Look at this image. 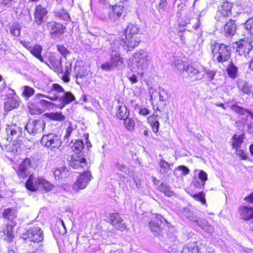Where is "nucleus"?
Instances as JSON below:
<instances>
[{
  "instance_id": "obj_61",
  "label": "nucleus",
  "mask_w": 253,
  "mask_h": 253,
  "mask_svg": "<svg viewBox=\"0 0 253 253\" xmlns=\"http://www.w3.org/2000/svg\"><path fill=\"white\" fill-rule=\"evenodd\" d=\"M176 170L182 171V174L186 175L189 173L190 170L185 166H180L176 168Z\"/></svg>"
},
{
  "instance_id": "obj_20",
  "label": "nucleus",
  "mask_w": 253,
  "mask_h": 253,
  "mask_svg": "<svg viewBox=\"0 0 253 253\" xmlns=\"http://www.w3.org/2000/svg\"><path fill=\"white\" fill-rule=\"evenodd\" d=\"M109 221L112 225L120 230H123L126 228L125 224L117 213H114L110 215Z\"/></svg>"
},
{
  "instance_id": "obj_28",
  "label": "nucleus",
  "mask_w": 253,
  "mask_h": 253,
  "mask_svg": "<svg viewBox=\"0 0 253 253\" xmlns=\"http://www.w3.org/2000/svg\"><path fill=\"white\" fill-rule=\"evenodd\" d=\"M241 217L242 219L249 221L253 223V208L244 207L240 209Z\"/></svg>"
},
{
  "instance_id": "obj_44",
  "label": "nucleus",
  "mask_w": 253,
  "mask_h": 253,
  "mask_svg": "<svg viewBox=\"0 0 253 253\" xmlns=\"http://www.w3.org/2000/svg\"><path fill=\"white\" fill-rule=\"evenodd\" d=\"M47 117L53 121H62L65 119V117L61 112L49 113L46 114Z\"/></svg>"
},
{
  "instance_id": "obj_34",
  "label": "nucleus",
  "mask_w": 253,
  "mask_h": 253,
  "mask_svg": "<svg viewBox=\"0 0 253 253\" xmlns=\"http://www.w3.org/2000/svg\"><path fill=\"white\" fill-rule=\"evenodd\" d=\"M199 249L197 244L195 242L189 243L186 244L181 253H199Z\"/></svg>"
},
{
  "instance_id": "obj_36",
  "label": "nucleus",
  "mask_w": 253,
  "mask_h": 253,
  "mask_svg": "<svg viewBox=\"0 0 253 253\" xmlns=\"http://www.w3.org/2000/svg\"><path fill=\"white\" fill-rule=\"evenodd\" d=\"M118 107L117 116L120 120H124L128 117L129 111L125 105H120Z\"/></svg>"
},
{
  "instance_id": "obj_38",
  "label": "nucleus",
  "mask_w": 253,
  "mask_h": 253,
  "mask_svg": "<svg viewBox=\"0 0 253 253\" xmlns=\"http://www.w3.org/2000/svg\"><path fill=\"white\" fill-rule=\"evenodd\" d=\"M229 77L231 79H235L237 77L238 72V67L235 66L232 61H231L226 69Z\"/></svg>"
},
{
  "instance_id": "obj_19",
  "label": "nucleus",
  "mask_w": 253,
  "mask_h": 253,
  "mask_svg": "<svg viewBox=\"0 0 253 253\" xmlns=\"http://www.w3.org/2000/svg\"><path fill=\"white\" fill-rule=\"evenodd\" d=\"M185 71L187 73L188 76L194 80H201L204 77V74L201 71L188 64H187Z\"/></svg>"
},
{
  "instance_id": "obj_52",
  "label": "nucleus",
  "mask_w": 253,
  "mask_h": 253,
  "mask_svg": "<svg viewBox=\"0 0 253 253\" xmlns=\"http://www.w3.org/2000/svg\"><path fill=\"white\" fill-rule=\"evenodd\" d=\"M37 104L41 107H45V108H49L51 106H53V105L56 106V105L54 103L49 102V101H47L44 99L39 100L38 101Z\"/></svg>"
},
{
  "instance_id": "obj_56",
  "label": "nucleus",
  "mask_w": 253,
  "mask_h": 253,
  "mask_svg": "<svg viewBox=\"0 0 253 253\" xmlns=\"http://www.w3.org/2000/svg\"><path fill=\"white\" fill-rule=\"evenodd\" d=\"M196 200L200 201L203 204L206 203V199L205 198V194L203 192H200L197 194H194L193 196Z\"/></svg>"
},
{
  "instance_id": "obj_39",
  "label": "nucleus",
  "mask_w": 253,
  "mask_h": 253,
  "mask_svg": "<svg viewBox=\"0 0 253 253\" xmlns=\"http://www.w3.org/2000/svg\"><path fill=\"white\" fill-rule=\"evenodd\" d=\"M138 27L136 24H129L125 31V35L129 37V36H136L138 33Z\"/></svg>"
},
{
  "instance_id": "obj_32",
  "label": "nucleus",
  "mask_w": 253,
  "mask_h": 253,
  "mask_svg": "<svg viewBox=\"0 0 253 253\" xmlns=\"http://www.w3.org/2000/svg\"><path fill=\"white\" fill-rule=\"evenodd\" d=\"M237 87L243 93L247 94L253 93L252 92V85L251 84L243 81H239L237 83Z\"/></svg>"
},
{
  "instance_id": "obj_31",
  "label": "nucleus",
  "mask_w": 253,
  "mask_h": 253,
  "mask_svg": "<svg viewBox=\"0 0 253 253\" xmlns=\"http://www.w3.org/2000/svg\"><path fill=\"white\" fill-rule=\"evenodd\" d=\"M134 57L138 59L141 62L146 64V67L148 65V62L151 60V57L148 52L144 50H140L138 52H136L133 55Z\"/></svg>"
},
{
  "instance_id": "obj_57",
  "label": "nucleus",
  "mask_w": 253,
  "mask_h": 253,
  "mask_svg": "<svg viewBox=\"0 0 253 253\" xmlns=\"http://www.w3.org/2000/svg\"><path fill=\"white\" fill-rule=\"evenodd\" d=\"M163 94L166 95L168 97H169V95L168 91L163 88L160 90L159 92V100L160 101L164 102L166 101V98L164 96Z\"/></svg>"
},
{
  "instance_id": "obj_40",
  "label": "nucleus",
  "mask_w": 253,
  "mask_h": 253,
  "mask_svg": "<svg viewBox=\"0 0 253 253\" xmlns=\"http://www.w3.org/2000/svg\"><path fill=\"white\" fill-rule=\"evenodd\" d=\"M3 216L8 220H11L12 224L16 223L13 221V219L16 216V211L14 209L8 208L4 210L3 213Z\"/></svg>"
},
{
  "instance_id": "obj_5",
  "label": "nucleus",
  "mask_w": 253,
  "mask_h": 253,
  "mask_svg": "<svg viewBox=\"0 0 253 253\" xmlns=\"http://www.w3.org/2000/svg\"><path fill=\"white\" fill-rule=\"evenodd\" d=\"M27 189L32 191H36L38 187H42L46 192L50 191L52 185L42 178H35L30 175L26 183Z\"/></svg>"
},
{
  "instance_id": "obj_50",
  "label": "nucleus",
  "mask_w": 253,
  "mask_h": 253,
  "mask_svg": "<svg viewBox=\"0 0 253 253\" xmlns=\"http://www.w3.org/2000/svg\"><path fill=\"white\" fill-rule=\"evenodd\" d=\"M174 66L179 71H185V69L187 65V63L183 62L182 60L176 59L173 62Z\"/></svg>"
},
{
  "instance_id": "obj_21",
  "label": "nucleus",
  "mask_w": 253,
  "mask_h": 253,
  "mask_svg": "<svg viewBox=\"0 0 253 253\" xmlns=\"http://www.w3.org/2000/svg\"><path fill=\"white\" fill-rule=\"evenodd\" d=\"M47 26L52 36L61 35L64 32L65 27L63 25L54 21L48 22Z\"/></svg>"
},
{
  "instance_id": "obj_17",
  "label": "nucleus",
  "mask_w": 253,
  "mask_h": 253,
  "mask_svg": "<svg viewBox=\"0 0 253 253\" xmlns=\"http://www.w3.org/2000/svg\"><path fill=\"white\" fill-rule=\"evenodd\" d=\"M47 11L46 9L41 6L38 5L36 6L34 11V23L38 25H41L44 21V19L46 17Z\"/></svg>"
},
{
  "instance_id": "obj_47",
  "label": "nucleus",
  "mask_w": 253,
  "mask_h": 253,
  "mask_svg": "<svg viewBox=\"0 0 253 253\" xmlns=\"http://www.w3.org/2000/svg\"><path fill=\"white\" fill-rule=\"evenodd\" d=\"M153 119L154 117L153 116H150L149 117H148V123L150 124V125L152 127V130L153 132L155 133H157L159 131L160 124L158 120H153Z\"/></svg>"
},
{
  "instance_id": "obj_64",
  "label": "nucleus",
  "mask_w": 253,
  "mask_h": 253,
  "mask_svg": "<svg viewBox=\"0 0 253 253\" xmlns=\"http://www.w3.org/2000/svg\"><path fill=\"white\" fill-rule=\"evenodd\" d=\"M167 4V2L166 0H160L158 6L159 10H164L165 7H166Z\"/></svg>"
},
{
  "instance_id": "obj_37",
  "label": "nucleus",
  "mask_w": 253,
  "mask_h": 253,
  "mask_svg": "<svg viewBox=\"0 0 253 253\" xmlns=\"http://www.w3.org/2000/svg\"><path fill=\"white\" fill-rule=\"evenodd\" d=\"M231 109L235 113H237L240 115H244L246 113L248 114L251 117V118H253V113L249 110L244 108L238 105L234 104L230 107Z\"/></svg>"
},
{
  "instance_id": "obj_59",
  "label": "nucleus",
  "mask_w": 253,
  "mask_h": 253,
  "mask_svg": "<svg viewBox=\"0 0 253 253\" xmlns=\"http://www.w3.org/2000/svg\"><path fill=\"white\" fill-rule=\"evenodd\" d=\"M113 68L114 67H113L110 61L104 63L101 65V68L102 70L105 71H110L112 70Z\"/></svg>"
},
{
  "instance_id": "obj_49",
  "label": "nucleus",
  "mask_w": 253,
  "mask_h": 253,
  "mask_svg": "<svg viewBox=\"0 0 253 253\" xmlns=\"http://www.w3.org/2000/svg\"><path fill=\"white\" fill-rule=\"evenodd\" d=\"M202 72L204 74V75H206L209 81H212L216 74V71L208 70L205 68H203V71Z\"/></svg>"
},
{
  "instance_id": "obj_29",
  "label": "nucleus",
  "mask_w": 253,
  "mask_h": 253,
  "mask_svg": "<svg viewBox=\"0 0 253 253\" xmlns=\"http://www.w3.org/2000/svg\"><path fill=\"white\" fill-rule=\"evenodd\" d=\"M245 139V134L244 133L241 134H234L231 138V145L234 149L240 148Z\"/></svg>"
},
{
  "instance_id": "obj_26",
  "label": "nucleus",
  "mask_w": 253,
  "mask_h": 253,
  "mask_svg": "<svg viewBox=\"0 0 253 253\" xmlns=\"http://www.w3.org/2000/svg\"><path fill=\"white\" fill-rule=\"evenodd\" d=\"M192 219H194L195 220V222H196L199 227L207 233L211 234L213 232V227L209 224L205 219L200 217H194V218H192Z\"/></svg>"
},
{
  "instance_id": "obj_48",
  "label": "nucleus",
  "mask_w": 253,
  "mask_h": 253,
  "mask_svg": "<svg viewBox=\"0 0 253 253\" xmlns=\"http://www.w3.org/2000/svg\"><path fill=\"white\" fill-rule=\"evenodd\" d=\"M10 32L11 35L18 37L20 34V27L18 23H13L9 27Z\"/></svg>"
},
{
  "instance_id": "obj_10",
  "label": "nucleus",
  "mask_w": 253,
  "mask_h": 253,
  "mask_svg": "<svg viewBox=\"0 0 253 253\" xmlns=\"http://www.w3.org/2000/svg\"><path fill=\"white\" fill-rule=\"evenodd\" d=\"M118 41L119 47L122 46L125 50L128 51L131 50L138 45L140 40L137 36L128 37L125 35V38H122L120 41Z\"/></svg>"
},
{
  "instance_id": "obj_7",
  "label": "nucleus",
  "mask_w": 253,
  "mask_h": 253,
  "mask_svg": "<svg viewBox=\"0 0 253 253\" xmlns=\"http://www.w3.org/2000/svg\"><path fill=\"white\" fill-rule=\"evenodd\" d=\"M180 10L178 12L179 18L178 21L179 26V31L185 30L184 27L188 24L190 23V20L193 17L194 12L192 9H186L184 4L181 3V8L178 9Z\"/></svg>"
},
{
  "instance_id": "obj_62",
  "label": "nucleus",
  "mask_w": 253,
  "mask_h": 253,
  "mask_svg": "<svg viewBox=\"0 0 253 253\" xmlns=\"http://www.w3.org/2000/svg\"><path fill=\"white\" fill-rule=\"evenodd\" d=\"M72 131H73L72 126L71 124H69V126H68V127L66 129V133L64 137V139H68L70 137Z\"/></svg>"
},
{
  "instance_id": "obj_15",
  "label": "nucleus",
  "mask_w": 253,
  "mask_h": 253,
  "mask_svg": "<svg viewBox=\"0 0 253 253\" xmlns=\"http://www.w3.org/2000/svg\"><path fill=\"white\" fill-rule=\"evenodd\" d=\"M7 134V140L12 141L17 139L22 134V128L15 125L7 126L6 128Z\"/></svg>"
},
{
  "instance_id": "obj_30",
  "label": "nucleus",
  "mask_w": 253,
  "mask_h": 253,
  "mask_svg": "<svg viewBox=\"0 0 253 253\" xmlns=\"http://www.w3.org/2000/svg\"><path fill=\"white\" fill-rule=\"evenodd\" d=\"M236 31V26L235 21L233 20H230L227 22L224 27V32L226 37L233 36Z\"/></svg>"
},
{
  "instance_id": "obj_60",
  "label": "nucleus",
  "mask_w": 253,
  "mask_h": 253,
  "mask_svg": "<svg viewBox=\"0 0 253 253\" xmlns=\"http://www.w3.org/2000/svg\"><path fill=\"white\" fill-rule=\"evenodd\" d=\"M58 51L64 57L69 53L68 50L63 45H57Z\"/></svg>"
},
{
  "instance_id": "obj_9",
  "label": "nucleus",
  "mask_w": 253,
  "mask_h": 253,
  "mask_svg": "<svg viewBox=\"0 0 253 253\" xmlns=\"http://www.w3.org/2000/svg\"><path fill=\"white\" fill-rule=\"evenodd\" d=\"M45 127V123L42 120H36L29 121L25 126V129L33 135L41 133Z\"/></svg>"
},
{
  "instance_id": "obj_18",
  "label": "nucleus",
  "mask_w": 253,
  "mask_h": 253,
  "mask_svg": "<svg viewBox=\"0 0 253 253\" xmlns=\"http://www.w3.org/2000/svg\"><path fill=\"white\" fill-rule=\"evenodd\" d=\"M69 164L74 169H79L80 168L85 169L88 168L85 158L77 155H73L71 157Z\"/></svg>"
},
{
  "instance_id": "obj_35",
  "label": "nucleus",
  "mask_w": 253,
  "mask_h": 253,
  "mask_svg": "<svg viewBox=\"0 0 253 253\" xmlns=\"http://www.w3.org/2000/svg\"><path fill=\"white\" fill-rule=\"evenodd\" d=\"M42 50V47L40 45L36 44L33 45L29 51L41 62H44V59L41 55Z\"/></svg>"
},
{
  "instance_id": "obj_23",
  "label": "nucleus",
  "mask_w": 253,
  "mask_h": 253,
  "mask_svg": "<svg viewBox=\"0 0 253 253\" xmlns=\"http://www.w3.org/2000/svg\"><path fill=\"white\" fill-rule=\"evenodd\" d=\"M43 63L55 71L60 72L62 71L61 59H57L54 55L50 56L48 61H44Z\"/></svg>"
},
{
  "instance_id": "obj_46",
  "label": "nucleus",
  "mask_w": 253,
  "mask_h": 253,
  "mask_svg": "<svg viewBox=\"0 0 253 253\" xmlns=\"http://www.w3.org/2000/svg\"><path fill=\"white\" fill-rule=\"evenodd\" d=\"M124 125L128 131H132L134 129L135 122L134 119L127 117L124 120Z\"/></svg>"
},
{
  "instance_id": "obj_3",
  "label": "nucleus",
  "mask_w": 253,
  "mask_h": 253,
  "mask_svg": "<svg viewBox=\"0 0 253 253\" xmlns=\"http://www.w3.org/2000/svg\"><path fill=\"white\" fill-rule=\"evenodd\" d=\"M115 37L114 35H109L108 37V41L110 43L111 47L110 49L111 59L110 61L114 68L121 69L124 66L123 58L118 52L119 49L118 40L114 41Z\"/></svg>"
},
{
  "instance_id": "obj_63",
  "label": "nucleus",
  "mask_w": 253,
  "mask_h": 253,
  "mask_svg": "<svg viewBox=\"0 0 253 253\" xmlns=\"http://www.w3.org/2000/svg\"><path fill=\"white\" fill-rule=\"evenodd\" d=\"M246 29L248 30H251L253 28V18L248 19L245 24Z\"/></svg>"
},
{
  "instance_id": "obj_58",
  "label": "nucleus",
  "mask_w": 253,
  "mask_h": 253,
  "mask_svg": "<svg viewBox=\"0 0 253 253\" xmlns=\"http://www.w3.org/2000/svg\"><path fill=\"white\" fill-rule=\"evenodd\" d=\"M53 174L56 179H59L63 177L64 171H62L60 169H56L53 171Z\"/></svg>"
},
{
  "instance_id": "obj_22",
  "label": "nucleus",
  "mask_w": 253,
  "mask_h": 253,
  "mask_svg": "<svg viewBox=\"0 0 253 253\" xmlns=\"http://www.w3.org/2000/svg\"><path fill=\"white\" fill-rule=\"evenodd\" d=\"M130 67L133 72L140 75L143 74V70L147 67L145 63L141 62L138 59L135 58L134 56L132 58Z\"/></svg>"
},
{
  "instance_id": "obj_43",
  "label": "nucleus",
  "mask_w": 253,
  "mask_h": 253,
  "mask_svg": "<svg viewBox=\"0 0 253 253\" xmlns=\"http://www.w3.org/2000/svg\"><path fill=\"white\" fill-rule=\"evenodd\" d=\"M55 16L60 19L68 21L70 20V17L68 13L64 9H59L54 12Z\"/></svg>"
},
{
  "instance_id": "obj_51",
  "label": "nucleus",
  "mask_w": 253,
  "mask_h": 253,
  "mask_svg": "<svg viewBox=\"0 0 253 253\" xmlns=\"http://www.w3.org/2000/svg\"><path fill=\"white\" fill-rule=\"evenodd\" d=\"M35 90L33 88L29 86H24V90L22 94L26 99L29 98L31 96L34 95Z\"/></svg>"
},
{
  "instance_id": "obj_1",
  "label": "nucleus",
  "mask_w": 253,
  "mask_h": 253,
  "mask_svg": "<svg viewBox=\"0 0 253 253\" xmlns=\"http://www.w3.org/2000/svg\"><path fill=\"white\" fill-rule=\"evenodd\" d=\"M53 95L47 96L42 94H37L35 97L40 99V97L49 98L52 101L58 100L59 103L56 106L60 109H63L67 104H69L75 99L74 95L70 92H65L64 88L58 84L55 83L52 84L51 88L48 91Z\"/></svg>"
},
{
  "instance_id": "obj_55",
  "label": "nucleus",
  "mask_w": 253,
  "mask_h": 253,
  "mask_svg": "<svg viewBox=\"0 0 253 253\" xmlns=\"http://www.w3.org/2000/svg\"><path fill=\"white\" fill-rule=\"evenodd\" d=\"M235 150V154L238 157H239L241 160H247L248 156L244 150L240 149L239 148H237V149Z\"/></svg>"
},
{
  "instance_id": "obj_25",
  "label": "nucleus",
  "mask_w": 253,
  "mask_h": 253,
  "mask_svg": "<svg viewBox=\"0 0 253 253\" xmlns=\"http://www.w3.org/2000/svg\"><path fill=\"white\" fill-rule=\"evenodd\" d=\"M123 8V6L120 5L111 7L108 13L110 19L113 21H116L122 15Z\"/></svg>"
},
{
  "instance_id": "obj_16",
  "label": "nucleus",
  "mask_w": 253,
  "mask_h": 253,
  "mask_svg": "<svg viewBox=\"0 0 253 253\" xmlns=\"http://www.w3.org/2000/svg\"><path fill=\"white\" fill-rule=\"evenodd\" d=\"M16 225V223L13 224L7 223L5 227L0 231V238L7 243L12 242L14 238L13 228Z\"/></svg>"
},
{
  "instance_id": "obj_42",
  "label": "nucleus",
  "mask_w": 253,
  "mask_h": 253,
  "mask_svg": "<svg viewBox=\"0 0 253 253\" xmlns=\"http://www.w3.org/2000/svg\"><path fill=\"white\" fill-rule=\"evenodd\" d=\"M158 188L167 196L171 197L173 195V192L171 190L170 187L164 182H161Z\"/></svg>"
},
{
  "instance_id": "obj_6",
  "label": "nucleus",
  "mask_w": 253,
  "mask_h": 253,
  "mask_svg": "<svg viewBox=\"0 0 253 253\" xmlns=\"http://www.w3.org/2000/svg\"><path fill=\"white\" fill-rule=\"evenodd\" d=\"M92 178L93 177L89 170L81 173L73 185V190L77 192L80 190L85 189Z\"/></svg>"
},
{
  "instance_id": "obj_13",
  "label": "nucleus",
  "mask_w": 253,
  "mask_h": 253,
  "mask_svg": "<svg viewBox=\"0 0 253 253\" xmlns=\"http://www.w3.org/2000/svg\"><path fill=\"white\" fill-rule=\"evenodd\" d=\"M34 160L26 158L20 165L17 171V174L21 178L27 177L30 173V169L33 167Z\"/></svg>"
},
{
  "instance_id": "obj_45",
  "label": "nucleus",
  "mask_w": 253,
  "mask_h": 253,
  "mask_svg": "<svg viewBox=\"0 0 253 253\" xmlns=\"http://www.w3.org/2000/svg\"><path fill=\"white\" fill-rule=\"evenodd\" d=\"M160 172L162 174L167 173L170 169V164L164 159H161L159 162Z\"/></svg>"
},
{
  "instance_id": "obj_24",
  "label": "nucleus",
  "mask_w": 253,
  "mask_h": 253,
  "mask_svg": "<svg viewBox=\"0 0 253 253\" xmlns=\"http://www.w3.org/2000/svg\"><path fill=\"white\" fill-rule=\"evenodd\" d=\"M252 49V46L249 42L246 40H241L238 45L236 51L239 55H244L246 57Z\"/></svg>"
},
{
  "instance_id": "obj_14",
  "label": "nucleus",
  "mask_w": 253,
  "mask_h": 253,
  "mask_svg": "<svg viewBox=\"0 0 253 253\" xmlns=\"http://www.w3.org/2000/svg\"><path fill=\"white\" fill-rule=\"evenodd\" d=\"M232 7V3L226 0L223 1L218 7V12L220 16L217 19L218 22L222 23L225 20V18L228 16L231 13V10Z\"/></svg>"
},
{
  "instance_id": "obj_54",
  "label": "nucleus",
  "mask_w": 253,
  "mask_h": 253,
  "mask_svg": "<svg viewBox=\"0 0 253 253\" xmlns=\"http://www.w3.org/2000/svg\"><path fill=\"white\" fill-rule=\"evenodd\" d=\"M182 213L183 215L186 217L188 218L191 221L194 222L195 220L192 219L194 217H199L198 216L194 215L192 212H191L189 209L185 208L183 209Z\"/></svg>"
},
{
  "instance_id": "obj_4",
  "label": "nucleus",
  "mask_w": 253,
  "mask_h": 253,
  "mask_svg": "<svg viewBox=\"0 0 253 253\" xmlns=\"http://www.w3.org/2000/svg\"><path fill=\"white\" fill-rule=\"evenodd\" d=\"M2 93H5L7 98L4 102V109L9 112L18 108L20 105V98L16 94L15 91L9 87H4L1 90Z\"/></svg>"
},
{
  "instance_id": "obj_53",
  "label": "nucleus",
  "mask_w": 253,
  "mask_h": 253,
  "mask_svg": "<svg viewBox=\"0 0 253 253\" xmlns=\"http://www.w3.org/2000/svg\"><path fill=\"white\" fill-rule=\"evenodd\" d=\"M75 72L77 78H83L87 75L86 73L84 72L83 68L81 67H76Z\"/></svg>"
},
{
  "instance_id": "obj_33",
  "label": "nucleus",
  "mask_w": 253,
  "mask_h": 253,
  "mask_svg": "<svg viewBox=\"0 0 253 253\" xmlns=\"http://www.w3.org/2000/svg\"><path fill=\"white\" fill-rule=\"evenodd\" d=\"M198 178L199 180H195L194 185L196 187H203L208 180V174L204 170H200L198 174Z\"/></svg>"
},
{
  "instance_id": "obj_27",
  "label": "nucleus",
  "mask_w": 253,
  "mask_h": 253,
  "mask_svg": "<svg viewBox=\"0 0 253 253\" xmlns=\"http://www.w3.org/2000/svg\"><path fill=\"white\" fill-rule=\"evenodd\" d=\"M192 219H194L195 220V222H196L199 227L207 233L211 234L213 232V227L209 224L205 219L200 217H194V218H192Z\"/></svg>"
},
{
  "instance_id": "obj_41",
  "label": "nucleus",
  "mask_w": 253,
  "mask_h": 253,
  "mask_svg": "<svg viewBox=\"0 0 253 253\" xmlns=\"http://www.w3.org/2000/svg\"><path fill=\"white\" fill-rule=\"evenodd\" d=\"M84 147V143L81 140H77L71 146V149L74 152L75 155L81 153Z\"/></svg>"
},
{
  "instance_id": "obj_8",
  "label": "nucleus",
  "mask_w": 253,
  "mask_h": 253,
  "mask_svg": "<svg viewBox=\"0 0 253 253\" xmlns=\"http://www.w3.org/2000/svg\"><path fill=\"white\" fill-rule=\"evenodd\" d=\"M43 237V231L39 227L36 226L29 227L23 235V239H28L30 241L36 243L42 241Z\"/></svg>"
},
{
  "instance_id": "obj_12",
  "label": "nucleus",
  "mask_w": 253,
  "mask_h": 253,
  "mask_svg": "<svg viewBox=\"0 0 253 253\" xmlns=\"http://www.w3.org/2000/svg\"><path fill=\"white\" fill-rule=\"evenodd\" d=\"M164 222H167L166 220L160 214H155L149 222V227L154 235L156 236L159 234L161 230V225Z\"/></svg>"
},
{
  "instance_id": "obj_11",
  "label": "nucleus",
  "mask_w": 253,
  "mask_h": 253,
  "mask_svg": "<svg viewBox=\"0 0 253 253\" xmlns=\"http://www.w3.org/2000/svg\"><path fill=\"white\" fill-rule=\"evenodd\" d=\"M41 142L43 146L51 148H58L61 144L58 136L52 133L43 135L41 138Z\"/></svg>"
},
{
  "instance_id": "obj_2",
  "label": "nucleus",
  "mask_w": 253,
  "mask_h": 253,
  "mask_svg": "<svg viewBox=\"0 0 253 253\" xmlns=\"http://www.w3.org/2000/svg\"><path fill=\"white\" fill-rule=\"evenodd\" d=\"M210 46L214 57L218 62H226L230 58L231 52L229 46L223 43L217 42L214 40L211 41Z\"/></svg>"
}]
</instances>
